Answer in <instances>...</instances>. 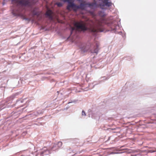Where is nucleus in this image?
Wrapping results in <instances>:
<instances>
[{
	"label": "nucleus",
	"instance_id": "nucleus-1",
	"mask_svg": "<svg viewBox=\"0 0 156 156\" xmlns=\"http://www.w3.org/2000/svg\"><path fill=\"white\" fill-rule=\"evenodd\" d=\"M103 20H101L95 19L94 21H89L87 23L88 27L86 26V23L83 21L76 22L74 24L75 26L78 30L86 31L88 30L93 33L102 32V23Z\"/></svg>",
	"mask_w": 156,
	"mask_h": 156
},
{
	"label": "nucleus",
	"instance_id": "nucleus-2",
	"mask_svg": "<svg viewBox=\"0 0 156 156\" xmlns=\"http://www.w3.org/2000/svg\"><path fill=\"white\" fill-rule=\"evenodd\" d=\"M13 7L11 8L12 12L15 16H21V11L24 7L30 6L34 2L32 0H12Z\"/></svg>",
	"mask_w": 156,
	"mask_h": 156
},
{
	"label": "nucleus",
	"instance_id": "nucleus-3",
	"mask_svg": "<svg viewBox=\"0 0 156 156\" xmlns=\"http://www.w3.org/2000/svg\"><path fill=\"white\" fill-rule=\"evenodd\" d=\"M62 143L61 142L59 141L56 144H54L51 148L50 151L44 149L43 151L40 152L41 156H44V155H46L50 153L51 151H55L57 150L58 148H60L62 146Z\"/></svg>",
	"mask_w": 156,
	"mask_h": 156
},
{
	"label": "nucleus",
	"instance_id": "nucleus-4",
	"mask_svg": "<svg viewBox=\"0 0 156 156\" xmlns=\"http://www.w3.org/2000/svg\"><path fill=\"white\" fill-rule=\"evenodd\" d=\"M99 46V43L98 42H95L90 46V48L92 49L90 50L91 52L92 53H96L97 54L98 51Z\"/></svg>",
	"mask_w": 156,
	"mask_h": 156
},
{
	"label": "nucleus",
	"instance_id": "nucleus-5",
	"mask_svg": "<svg viewBox=\"0 0 156 156\" xmlns=\"http://www.w3.org/2000/svg\"><path fill=\"white\" fill-rule=\"evenodd\" d=\"M32 13L33 16H37L38 20H39L41 19V12L37 11L36 9H34L32 11Z\"/></svg>",
	"mask_w": 156,
	"mask_h": 156
},
{
	"label": "nucleus",
	"instance_id": "nucleus-6",
	"mask_svg": "<svg viewBox=\"0 0 156 156\" xmlns=\"http://www.w3.org/2000/svg\"><path fill=\"white\" fill-rule=\"evenodd\" d=\"M53 12L50 9H48L45 13L46 17L48 18L51 20H53Z\"/></svg>",
	"mask_w": 156,
	"mask_h": 156
},
{
	"label": "nucleus",
	"instance_id": "nucleus-7",
	"mask_svg": "<svg viewBox=\"0 0 156 156\" xmlns=\"http://www.w3.org/2000/svg\"><path fill=\"white\" fill-rule=\"evenodd\" d=\"M87 5H88L89 7L91 8H97L99 6L101 7V4H97V3L94 1V2L91 3H87L86 4Z\"/></svg>",
	"mask_w": 156,
	"mask_h": 156
},
{
	"label": "nucleus",
	"instance_id": "nucleus-8",
	"mask_svg": "<svg viewBox=\"0 0 156 156\" xmlns=\"http://www.w3.org/2000/svg\"><path fill=\"white\" fill-rule=\"evenodd\" d=\"M112 3L111 2H108V0H104L103 1V5H102L101 6V8H102V7H103L105 6H106L108 7H109L112 5Z\"/></svg>",
	"mask_w": 156,
	"mask_h": 156
},
{
	"label": "nucleus",
	"instance_id": "nucleus-9",
	"mask_svg": "<svg viewBox=\"0 0 156 156\" xmlns=\"http://www.w3.org/2000/svg\"><path fill=\"white\" fill-rule=\"evenodd\" d=\"M85 5H87L86 4H84L83 3H81L80 5H77L78 7L76 8V11L79 9H84Z\"/></svg>",
	"mask_w": 156,
	"mask_h": 156
},
{
	"label": "nucleus",
	"instance_id": "nucleus-10",
	"mask_svg": "<svg viewBox=\"0 0 156 156\" xmlns=\"http://www.w3.org/2000/svg\"><path fill=\"white\" fill-rule=\"evenodd\" d=\"M78 101V100L77 99H75V100H72V99H70L69 101V102L68 103V104H70L71 103L73 104L72 105H73L74 104H75L76 103L77 101Z\"/></svg>",
	"mask_w": 156,
	"mask_h": 156
},
{
	"label": "nucleus",
	"instance_id": "nucleus-11",
	"mask_svg": "<svg viewBox=\"0 0 156 156\" xmlns=\"http://www.w3.org/2000/svg\"><path fill=\"white\" fill-rule=\"evenodd\" d=\"M79 140L78 138H75L72 139L71 141L74 144H76Z\"/></svg>",
	"mask_w": 156,
	"mask_h": 156
},
{
	"label": "nucleus",
	"instance_id": "nucleus-12",
	"mask_svg": "<svg viewBox=\"0 0 156 156\" xmlns=\"http://www.w3.org/2000/svg\"><path fill=\"white\" fill-rule=\"evenodd\" d=\"M76 30L75 29V28L73 27H71V35H72L74 32H76Z\"/></svg>",
	"mask_w": 156,
	"mask_h": 156
},
{
	"label": "nucleus",
	"instance_id": "nucleus-13",
	"mask_svg": "<svg viewBox=\"0 0 156 156\" xmlns=\"http://www.w3.org/2000/svg\"><path fill=\"white\" fill-rule=\"evenodd\" d=\"M56 4L58 7H61L62 5V4L60 2L57 3Z\"/></svg>",
	"mask_w": 156,
	"mask_h": 156
},
{
	"label": "nucleus",
	"instance_id": "nucleus-14",
	"mask_svg": "<svg viewBox=\"0 0 156 156\" xmlns=\"http://www.w3.org/2000/svg\"><path fill=\"white\" fill-rule=\"evenodd\" d=\"M99 15L101 16H105V15L104 14V13L103 12H101L99 13Z\"/></svg>",
	"mask_w": 156,
	"mask_h": 156
},
{
	"label": "nucleus",
	"instance_id": "nucleus-15",
	"mask_svg": "<svg viewBox=\"0 0 156 156\" xmlns=\"http://www.w3.org/2000/svg\"><path fill=\"white\" fill-rule=\"evenodd\" d=\"M43 112H42V111H41L40 110H38L37 112V114H42L43 113Z\"/></svg>",
	"mask_w": 156,
	"mask_h": 156
},
{
	"label": "nucleus",
	"instance_id": "nucleus-16",
	"mask_svg": "<svg viewBox=\"0 0 156 156\" xmlns=\"http://www.w3.org/2000/svg\"><path fill=\"white\" fill-rule=\"evenodd\" d=\"M82 115H84V116L86 115V113H85V112L84 111H83V110L82 111Z\"/></svg>",
	"mask_w": 156,
	"mask_h": 156
},
{
	"label": "nucleus",
	"instance_id": "nucleus-17",
	"mask_svg": "<svg viewBox=\"0 0 156 156\" xmlns=\"http://www.w3.org/2000/svg\"><path fill=\"white\" fill-rule=\"evenodd\" d=\"M154 152H155L154 151L152 150H150L149 151V152L151 153H153Z\"/></svg>",
	"mask_w": 156,
	"mask_h": 156
},
{
	"label": "nucleus",
	"instance_id": "nucleus-18",
	"mask_svg": "<svg viewBox=\"0 0 156 156\" xmlns=\"http://www.w3.org/2000/svg\"><path fill=\"white\" fill-rule=\"evenodd\" d=\"M108 129L109 130H114L115 129H112V128H110V129Z\"/></svg>",
	"mask_w": 156,
	"mask_h": 156
},
{
	"label": "nucleus",
	"instance_id": "nucleus-19",
	"mask_svg": "<svg viewBox=\"0 0 156 156\" xmlns=\"http://www.w3.org/2000/svg\"><path fill=\"white\" fill-rule=\"evenodd\" d=\"M70 149V148H69V149H67V150L68 151V150H69V149Z\"/></svg>",
	"mask_w": 156,
	"mask_h": 156
},
{
	"label": "nucleus",
	"instance_id": "nucleus-20",
	"mask_svg": "<svg viewBox=\"0 0 156 156\" xmlns=\"http://www.w3.org/2000/svg\"><path fill=\"white\" fill-rule=\"evenodd\" d=\"M114 152H112V154H114Z\"/></svg>",
	"mask_w": 156,
	"mask_h": 156
},
{
	"label": "nucleus",
	"instance_id": "nucleus-21",
	"mask_svg": "<svg viewBox=\"0 0 156 156\" xmlns=\"http://www.w3.org/2000/svg\"><path fill=\"white\" fill-rule=\"evenodd\" d=\"M73 153H74V151H73Z\"/></svg>",
	"mask_w": 156,
	"mask_h": 156
}]
</instances>
